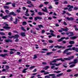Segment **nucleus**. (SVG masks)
Here are the masks:
<instances>
[{
    "label": "nucleus",
    "mask_w": 78,
    "mask_h": 78,
    "mask_svg": "<svg viewBox=\"0 0 78 78\" xmlns=\"http://www.w3.org/2000/svg\"><path fill=\"white\" fill-rule=\"evenodd\" d=\"M56 61H57V60L56 59L52 61V62H56Z\"/></svg>",
    "instance_id": "5fc2aeb1"
},
{
    "label": "nucleus",
    "mask_w": 78,
    "mask_h": 78,
    "mask_svg": "<svg viewBox=\"0 0 78 78\" xmlns=\"http://www.w3.org/2000/svg\"><path fill=\"white\" fill-rule=\"evenodd\" d=\"M13 23H15V24H17V19H16V21L13 22Z\"/></svg>",
    "instance_id": "72a5a7b5"
},
{
    "label": "nucleus",
    "mask_w": 78,
    "mask_h": 78,
    "mask_svg": "<svg viewBox=\"0 0 78 78\" xmlns=\"http://www.w3.org/2000/svg\"><path fill=\"white\" fill-rule=\"evenodd\" d=\"M50 33H51L50 34L51 36H52L53 37H56V35L53 34V33H54V31L53 30H51L50 31Z\"/></svg>",
    "instance_id": "423d86ee"
},
{
    "label": "nucleus",
    "mask_w": 78,
    "mask_h": 78,
    "mask_svg": "<svg viewBox=\"0 0 78 78\" xmlns=\"http://www.w3.org/2000/svg\"><path fill=\"white\" fill-rule=\"evenodd\" d=\"M78 62V59H76L74 60L73 63L74 64H76Z\"/></svg>",
    "instance_id": "f3484780"
},
{
    "label": "nucleus",
    "mask_w": 78,
    "mask_h": 78,
    "mask_svg": "<svg viewBox=\"0 0 78 78\" xmlns=\"http://www.w3.org/2000/svg\"><path fill=\"white\" fill-rule=\"evenodd\" d=\"M50 76H52V78H56V75L55 74H50L49 75Z\"/></svg>",
    "instance_id": "6e6552de"
},
{
    "label": "nucleus",
    "mask_w": 78,
    "mask_h": 78,
    "mask_svg": "<svg viewBox=\"0 0 78 78\" xmlns=\"http://www.w3.org/2000/svg\"><path fill=\"white\" fill-rule=\"evenodd\" d=\"M27 24V22H23V25H26Z\"/></svg>",
    "instance_id": "c03bdc74"
},
{
    "label": "nucleus",
    "mask_w": 78,
    "mask_h": 78,
    "mask_svg": "<svg viewBox=\"0 0 78 78\" xmlns=\"http://www.w3.org/2000/svg\"><path fill=\"white\" fill-rule=\"evenodd\" d=\"M45 32V30H43L41 31V33L42 34L44 33Z\"/></svg>",
    "instance_id": "052dcab7"
},
{
    "label": "nucleus",
    "mask_w": 78,
    "mask_h": 78,
    "mask_svg": "<svg viewBox=\"0 0 78 78\" xmlns=\"http://www.w3.org/2000/svg\"><path fill=\"white\" fill-rule=\"evenodd\" d=\"M6 55H7V54H2L1 56L2 57H5V56H6Z\"/></svg>",
    "instance_id": "7c9ffc66"
},
{
    "label": "nucleus",
    "mask_w": 78,
    "mask_h": 78,
    "mask_svg": "<svg viewBox=\"0 0 78 78\" xmlns=\"http://www.w3.org/2000/svg\"><path fill=\"white\" fill-rule=\"evenodd\" d=\"M44 4L45 5H47V4H48V2H44Z\"/></svg>",
    "instance_id": "338daca9"
},
{
    "label": "nucleus",
    "mask_w": 78,
    "mask_h": 78,
    "mask_svg": "<svg viewBox=\"0 0 78 78\" xmlns=\"http://www.w3.org/2000/svg\"><path fill=\"white\" fill-rule=\"evenodd\" d=\"M52 52H48L47 53V55H51V53H52Z\"/></svg>",
    "instance_id": "4c0bfd02"
},
{
    "label": "nucleus",
    "mask_w": 78,
    "mask_h": 78,
    "mask_svg": "<svg viewBox=\"0 0 78 78\" xmlns=\"http://www.w3.org/2000/svg\"><path fill=\"white\" fill-rule=\"evenodd\" d=\"M42 50L44 51H48V50L47 49H43Z\"/></svg>",
    "instance_id": "bf43d9fd"
},
{
    "label": "nucleus",
    "mask_w": 78,
    "mask_h": 78,
    "mask_svg": "<svg viewBox=\"0 0 78 78\" xmlns=\"http://www.w3.org/2000/svg\"><path fill=\"white\" fill-rule=\"evenodd\" d=\"M70 35H69V36H73V32H70L69 33Z\"/></svg>",
    "instance_id": "412c9836"
},
{
    "label": "nucleus",
    "mask_w": 78,
    "mask_h": 78,
    "mask_svg": "<svg viewBox=\"0 0 78 78\" xmlns=\"http://www.w3.org/2000/svg\"><path fill=\"white\" fill-rule=\"evenodd\" d=\"M10 15H13V16H16V14L14 13L13 12H11L9 13V16H10Z\"/></svg>",
    "instance_id": "ddd939ff"
},
{
    "label": "nucleus",
    "mask_w": 78,
    "mask_h": 78,
    "mask_svg": "<svg viewBox=\"0 0 78 78\" xmlns=\"http://www.w3.org/2000/svg\"><path fill=\"white\" fill-rule=\"evenodd\" d=\"M56 60L57 61H64V60L62 59V58H58L56 59Z\"/></svg>",
    "instance_id": "dca6fc26"
},
{
    "label": "nucleus",
    "mask_w": 78,
    "mask_h": 78,
    "mask_svg": "<svg viewBox=\"0 0 78 78\" xmlns=\"http://www.w3.org/2000/svg\"><path fill=\"white\" fill-rule=\"evenodd\" d=\"M34 67H35V66H32L29 68V69L30 70H32V69H34Z\"/></svg>",
    "instance_id": "cd10ccee"
},
{
    "label": "nucleus",
    "mask_w": 78,
    "mask_h": 78,
    "mask_svg": "<svg viewBox=\"0 0 78 78\" xmlns=\"http://www.w3.org/2000/svg\"><path fill=\"white\" fill-rule=\"evenodd\" d=\"M42 19V17H41L37 16L36 17H35L34 18V19L35 20H37V19H39V20H41Z\"/></svg>",
    "instance_id": "0eeeda50"
},
{
    "label": "nucleus",
    "mask_w": 78,
    "mask_h": 78,
    "mask_svg": "<svg viewBox=\"0 0 78 78\" xmlns=\"http://www.w3.org/2000/svg\"><path fill=\"white\" fill-rule=\"evenodd\" d=\"M61 30H58L59 32H60V33H62V32L63 31H68V30H69V29H68L67 28H66L65 29H64L63 28H61Z\"/></svg>",
    "instance_id": "f257e3e1"
},
{
    "label": "nucleus",
    "mask_w": 78,
    "mask_h": 78,
    "mask_svg": "<svg viewBox=\"0 0 78 78\" xmlns=\"http://www.w3.org/2000/svg\"><path fill=\"white\" fill-rule=\"evenodd\" d=\"M44 9H42V11H44L47 13H48V10L47 9V8L46 7H44Z\"/></svg>",
    "instance_id": "1a4fd4ad"
},
{
    "label": "nucleus",
    "mask_w": 78,
    "mask_h": 78,
    "mask_svg": "<svg viewBox=\"0 0 78 78\" xmlns=\"http://www.w3.org/2000/svg\"><path fill=\"white\" fill-rule=\"evenodd\" d=\"M67 51H68V50H67V49L65 50L63 52V54H65V53H67Z\"/></svg>",
    "instance_id": "473e14b6"
},
{
    "label": "nucleus",
    "mask_w": 78,
    "mask_h": 78,
    "mask_svg": "<svg viewBox=\"0 0 78 78\" xmlns=\"http://www.w3.org/2000/svg\"><path fill=\"white\" fill-rule=\"evenodd\" d=\"M27 3L28 4H31V2L30 1H28L27 2Z\"/></svg>",
    "instance_id": "de8ad7c7"
},
{
    "label": "nucleus",
    "mask_w": 78,
    "mask_h": 78,
    "mask_svg": "<svg viewBox=\"0 0 78 78\" xmlns=\"http://www.w3.org/2000/svg\"><path fill=\"white\" fill-rule=\"evenodd\" d=\"M37 71V69H35L33 71V72H36Z\"/></svg>",
    "instance_id": "13d9d810"
},
{
    "label": "nucleus",
    "mask_w": 78,
    "mask_h": 78,
    "mask_svg": "<svg viewBox=\"0 0 78 78\" xmlns=\"http://www.w3.org/2000/svg\"><path fill=\"white\" fill-rule=\"evenodd\" d=\"M74 28H75V31H78V29L76 28V25L74 26Z\"/></svg>",
    "instance_id": "f704fd0d"
},
{
    "label": "nucleus",
    "mask_w": 78,
    "mask_h": 78,
    "mask_svg": "<svg viewBox=\"0 0 78 78\" xmlns=\"http://www.w3.org/2000/svg\"><path fill=\"white\" fill-rule=\"evenodd\" d=\"M4 8H5V9H8V8H9V7L6 6H4Z\"/></svg>",
    "instance_id": "e433bc0d"
},
{
    "label": "nucleus",
    "mask_w": 78,
    "mask_h": 78,
    "mask_svg": "<svg viewBox=\"0 0 78 78\" xmlns=\"http://www.w3.org/2000/svg\"><path fill=\"white\" fill-rule=\"evenodd\" d=\"M5 41L6 42H12V41L9 39L5 40Z\"/></svg>",
    "instance_id": "4be33fe9"
},
{
    "label": "nucleus",
    "mask_w": 78,
    "mask_h": 78,
    "mask_svg": "<svg viewBox=\"0 0 78 78\" xmlns=\"http://www.w3.org/2000/svg\"><path fill=\"white\" fill-rule=\"evenodd\" d=\"M45 78H50V76H45Z\"/></svg>",
    "instance_id": "6e6d98bb"
},
{
    "label": "nucleus",
    "mask_w": 78,
    "mask_h": 78,
    "mask_svg": "<svg viewBox=\"0 0 78 78\" xmlns=\"http://www.w3.org/2000/svg\"><path fill=\"white\" fill-rule=\"evenodd\" d=\"M69 43L70 44H75V42L73 41H69Z\"/></svg>",
    "instance_id": "b1692460"
},
{
    "label": "nucleus",
    "mask_w": 78,
    "mask_h": 78,
    "mask_svg": "<svg viewBox=\"0 0 78 78\" xmlns=\"http://www.w3.org/2000/svg\"><path fill=\"white\" fill-rule=\"evenodd\" d=\"M49 43H53V41L51 40H49Z\"/></svg>",
    "instance_id": "3c124183"
},
{
    "label": "nucleus",
    "mask_w": 78,
    "mask_h": 78,
    "mask_svg": "<svg viewBox=\"0 0 78 78\" xmlns=\"http://www.w3.org/2000/svg\"><path fill=\"white\" fill-rule=\"evenodd\" d=\"M3 28H4V29H10V28H11V27H6V26L4 27Z\"/></svg>",
    "instance_id": "6ab92c4d"
},
{
    "label": "nucleus",
    "mask_w": 78,
    "mask_h": 78,
    "mask_svg": "<svg viewBox=\"0 0 78 78\" xmlns=\"http://www.w3.org/2000/svg\"><path fill=\"white\" fill-rule=\"evenodd\" d=\"M67 7L69 8L68 9L69 11H72V8H73V6H71L70 5H68L67 6Z\"/></svg>",
    "instance_id": "20e7f679"
},
{
    "label": "nucleus",
    "mask_w": 78,
    "mask_h": 78,
    "mask_svg": "<svg viewBox=\"0 0 78 78\" xmlns=\"http://www.w3.org/2000/svg\"><path fill=\"white\" fill-rule=\"evenodd\" d=\"M38 27L40 29H41V28H44V27L42 25H38Z\"/></svg>",
    "instance_id": "393cba45"
},
{
    "label": "nucleus",
    "mask_w": 78,
    "mask_h": 78,
    "mask_svg": "<svg viewBox=\"0 0 78 78\" xmlns=\"http://www.w3.org/2000/svg\"><path fill=\"white\" fill-rule=\"evenodd\" d=\"M38 14L39 15H40V16H42V15H44V14H44V13H41V12H38Z\"/></svg>",
    "instance_id": "5701e85b"
},
{
    "label": "nucleus",
    "mask_w": 78,
    "mask_h": 78,
    "mask_svg": "<svg viewBox=\"0 0 78 78\" xmlns=\"http://www.w3.org/2000/svg\"><path fill=\"white\" fill-rule=\"evenodd\" d=\"M1 35H5V34L3 32H0Z\"/></svg>",
    "instance_id": "37998d69"
},
{
    "label": "nucleus",
    "mask_w": 78,
    "mask_h": 78,
    "mask_svg": "<svg viewBox=\"0 0 78 78\" xmlns=\"http://www.w3.org/2000/svg\"><path fill=\"white\" fill-rule=\"evenodd\" d=\"M28 69V68H25L23 70V73H26L27 72L26 71V70Z\"/></svg>",
    "instance_id": "a878e982"
},
{
    "label": "nucleus",
    "mask_w": 78,
    "mask_h": 78,
    "mask_svg": "<svg viewBox=\"0 0 78 78\" xmlns=\"http://www.w3.org/2000/svg\"><path fill=\"white\" fill-rule=\"evenodd\" d=\"M21 29L22 30H23V31H26V30H25V29H24V28H23V27H22Z\"/></svg>",
    "instance_id": "a18cd8bd"
},
{
    "label": "nucleus",
    "mask_w": 78,
    "mask_h": 78,
    "mask_svg": "<svg viewBox=\"0 0 78 78\" xmlns=\"http://www.w3.org/2000/svg\"><path fill=\"white\" fill-rule=\"evenodd\" d=\"M55 67V66H51V69H53Z\"/></svg>",
    "instance_id": "8fccbe9b"
},
{
    "label": "nucleus",
    "mask_w": 78,
    "mask_h": 78,
    "mask_svg": "<svg viewBox=\"0 0 78 78\" xmlns=\"http://www.w3.org/2000/svg\"><path fill=\"white\" fill-rule=\"evenodd\" d=\"M8 17H9V15H7L5 16H3L2 19H4V20H6V19H7V18Z\"/></svg>",
    "instance_id": "9d476101"
},
{
    "label": "nucleus",
    "mask_w": 78,
    "mask_h": 78,
    "mask_svg": "<svg viewBox=\"0 0 78 78\" xmlns=\"http://www.w3.org/2000/svg\"><path fill=\"white\" fill-rule=\"evenodd\" d=\"M55 48H62V49H65L66 48L65 47H62V46H59L58 45H57L54 46Z\"/></svg>",
    "instance_id": "39448f33"
},
{
    "label": "nucleus",
    "mask_w": 78,
    "mask_h": 78,
    "mask_svg": "<svg viewBox=\"0 0 78 78\" xmlns=\"http://www.w3.org/2000/svg\"><path fill=\"white\" fill-rule=\"evenodd\" d=\"M75 66V64H73L72 65H71L70 67H71V68H72V67H73Z\"/></svg>",
    "instance_id": "a19ab883"
},
{
    "label": "nucleus",
    "mask_w": 78,
    "mask_h": 78,
    "mask_svg": "<svg viewBox=\"0 0 78 78\" xmlns=\"http://www.w3.org/2000/svg\"><path fill=\"white\" fill-rule=\"evenodd\" d=\"M52 6L51 5H50V6H49L48 7V8L49 9H51L52 8Z\"/></svg>",
    "instance_id": "680f3d73"
},
{
    "label": "nucleus",
    "mask_w": 78,
    "mask_h": 78,
    "mask_svg": "<svg viewBox=\"0 0 78 78\" xmlns=\"http://www.w3.org/2000/svg\"><path fill=\"white\" fill-rule=\"evenodd\" d=\"M67 20H73V18L72 17H71V18L67 17Z\"/></svg>",
    "instance_id": "4468645a"
},
{
    "label": "nucleus",
    "mask_w": 78,
    "mask_h": 78,
    "mask_svg": "<svg viewBox=\"0 0 78 78\" xmlns=\"http://www.w3.org/2000/svg\"><path fill=\"white\" fill-rule=\"evenodd\" d=\"M73 50H75L77 52H78V48H75V47L73 48Z\"/></svg>",
    "instance_id": "2eb2a0df"
},
{
    "label": "nucleus",
    "mask_w": 78,
    "mask_h": 78,
    "mask_svg": "<svg viewBox=\"0 0 78 78\" xmlns=\"http://www.w3.org/2000/svg\"><path fill=\"white\" fill-rule=\"evenodd\" d=\"M77 37L76 36L72 37H71V39H76Z\"/></svg>",
    "instance_id": "c85d7f7f"
},
{
    "label": "nucleus",
    "mask_w": 78,
    "mask_h": 78,
    "mask_svg": "<svg viewBox=\"0 0 78 78\" xmlns=\"http://www.w3.org/2000/svg\"><path fill=\"white\" fill-rule=\"evenodd\" d=\"M37 57V55H34V59H36Z\"/></svg>",
    "instance_id": "c9c22d12"
},
{
    "label": "nucleus",
    "mask_w": 78,
    "mask_h": 78,
    "mask_svg": "<svg viewBox=\"0 0 78 78\" xmlns=\"http://www.w3.org/2000/svg\"><path fill=\"white\" fill-rule=\"evenodd\" d=\"M5 12H6V14H9V10H5Z\"/></svg>",
    "instance_id": "ea45409f"
},
{
    "label": "nucleus",
    "mask_w": 78,
    "mask_h": 78,
    "mask_svg": "<svg viewBox=\"0 0 78 78\" xmlns=\"http://www.w3.org/2000/svg\"><path fill=\"white\" fill-rule=\"evenodd\" d=\"M65 39V37H62L61 38V39H59V40H57L58 42H61V41H62L63 39Z\"/></svg>",
    "instance_id": "f8f14e48"
},
{
    "label": "nucleus",
    "mask_w": 78,
    "mask_h": 78,
    "mask_svg": "<svg viewBox=\"0 0 78 78\" xmlns=\"http://www.w3.org/2000/svg\"><path fill=\"white\" fill-rule=\"evenodd\" d=\"M23 18H24V19H28V18H27V17H25L24 16H23Z\"/></svg>",
    "instance_id": "69168bd1"
},
{
    "label": "nucleus",
    "mask_w": 78,
    "mask_h": 78,
    "mask_svg": "<svg viewBox=\"0 0 78 78\" xmlns=\"http://www.w3.org/2000/svg\"><path fill=\"white\" fill-rule=\"evenodd\" d=\"M54 72L55 73H60L61 71H54Z\"/></svg>",
    "instance_id": "c756f323"
},
{
    "label": "nucleus",
    "mask_w": 78,
    "mask_h": 78,
    "mask_svg": "<svg viewBox=\"0 0 78 78\" xmlns=\"http://www.w3.org/2000/svg\"><path fill=\"white\" fill-rule=\"evenodd\" d=\"M42 6H43V5L42 4H41L39 6V8H41V7H42Z\"/></svg>",
    "instance_id": "e2e57ef3"
},
{
    "label": "nucleus",
    "mask_w": 78,
    "mask_h": 78,
    "mask_svg": "<svg viewBox=\"0 0 78 78\" xmlns=\"http://www.w3.org/2000/svg\"><path fill=\"white\" fill-rule=\"evenodd\" d=\"M67 50H68V51H69V50H70V51H72V50H73V49H72L71 48H69L67 49Z\"/></svg>",
    "instance_id": "49530a36"
},
{
    "label": "nucleus",
    "mask_w": 78,
    "mask_h": 78,
    "mask_svg": "<svg viewBox=\"0 0 78 78\" xmlns=\"http://www.w3.org/2000/svg\"><path fill=\"white\" fill-rule=\"evenodd\" d=\"M67 55H71V52H68L66 53Z\"/></svg>",
    "instance_id": "864d4df0"
},
{
    "label": "nucleus",
    "mask_w": 78,
    "mask_h": 78,
    "mask_svg": "<svg viewBox=\"0 0 78 78\" xmlns=\"http://www.w3.org/2000/svg\"><path fill=\"white\" fill-rule=\"evenodd\" d=\"M53 62H52V61L50 62V65H51V66H54V65H55V66H59L61 64V63H53Z\"/></svg>",
    "instance_id": "f03ea898"
},
{
    "label": "nucleus",
    "mask_w": 78,
    "mask_h": 78,
    "mask_svg": "<svg viewBox=\"0 0 78 78\" xmlns=\"http://www.w3.org/2000/svg\"><path fill=\"white\" fill-rule=\"evenodd\" d=\"M49 68V66H47L45 67L44 68V69H45V70H46L47 69H48Z\"/></svg>",
    "instance_id": "2f4dec72"
},
{
    "label": "nucleus",
    "mask_w": 78,
    "mask_h": 78,
    "mask_svg": "<svg viewBox=\"0 0 78 78\" xmlns=\"http://www.w3.org/2000/svg\"><path fill=\"white\" fill-rule=\"evenodd\" d=\"M21 35L22 36H25V33L23 32L21 33Z\"/></svg>",
    "instance_id": "bb28decb"
},
{
    "label": "nucleus",
    "mask_w": 78,
    "mask_h": 78,
    "mask_svg": "<svg viewBox=\"0 0 78 78\" xmlns=\"http://www.w3.org/2000/svg\"><path fill=\"white\" fill-rule=\"evenodd\" d=\"M4 25H5V26H6V27H8V26H9L8 24H6V23H4Z\"/></svg>",
    "instance_id": "79ce46f5"
},
{
    "label": "nucleus",
    "mask_w": 78,
    "mask_h": 78,
    "mask_svg": "<svg viewBox=\"0 0 78 78\" xmlns=\"http://www.w3.org/2000/svg\"><path fill=\"white\" fill-rule=\"evenodd\" d=\"M6 69H9V66H6Z\"/></svg>",
    "instance_id": "774afa93"
},
{
    "label": "nucleus",
    "mask_w": 78,
    "mask_h": 78,
    "mask_svg": "<svg viewBox=\"0 0 78 78\" xmlns=\"http://www.w3.org/2000/svg\"><path fill=\"white\" fill-rule=\"evenodd\" d=\"M62 75H63V73H60L59 74L57 75L56 76L57 77H59L60 76H62Z\"/></svg>",
    "instance_id": "a211bd4d"
},
{
    "label": "nucleus",
    "mask_w": 78,
    "mask_h": 78,
    "mask_svg": "<svg viewBox=\"0 0 78 78\" xmlns=\"http://www.w3.org/2000/svg\"><path fill=\"white\" fill-rule=\"evenodd\" d=\"M10 50L11 51H17L16 50L14 49H10Z\"/></svg>",
    "instance_id": "09e8293b"
},
{
    "label": "nucleus",
    "mask_w": 78,
    "mask_h": 78,
    "mask_svg": "<svg viewBox=\"0 0 78 78\" xmlns=\"http://www.w3.org/2000/svg\"><path fill=\"white\" fill-rule=\"evenodd\" d=\"M74 58V56L73 55L70 57H69L68 58H64V59L67 60H71V59H72V58Z\"/></svg>",
    "instance_id": "7ed1b4c3"
},
{
    "label": "nucleus",
    "mask_w": 78,
    "mask_h": 78,
    "mask_svg": "<svg viewBox=\"0 0 78 78\" xmlns=\"http://www.w3.org/2000/svg\"><path fill=\"white\" fill-rule=\"evenodd\" d=\"M11 4V2H7L5 4V5H10Z\"/></svg>",
    "instance_id": "58836bf2"
},
{
    "label": "nucleus",
    "mask_w": 78,
    "mask_h": 78,
    "mask_svg": "<svg viewBox=\"0 0 78 78\" xmlns=\"http://www.w3.org/2000/svg\"><path fill=\"white\" fill-rule=\"evenodd\" d=\"M10 55H12V54H14V52H13V51H10Z\"/></svg>",
    "instance_id": "603ef678"
},
{
    "label": "nucleus",
    "mask_w": 78,
    "mask_h": 78,
    "mask_svg": "<svg viewBox=\"0 0 78 78\" xmlns=\"http://www.w3.org/2000/svg\"><path fill=\"white\" fill-rule=\"evenodd\" d=\"M44 75H47V74H49V73L48 72H46V73H44Z\"/></svg>",
    "instance_id": "4d7b16f0"
},
{
    "label": "nucleus",
    "mask_w": 78,
    "mask_h": 78,
    "mask_svg": "<svg viewBox=\"0 0 78 78\" xmlns=\"http://www.w3.org/2000/svg\"><path fill=\"white\" fill-rule=\"evenodd\" d=\"M28 9H27L26 13L25 14V16H30V15L28 13Z\"/></svg>",
    "instance_id": "9b49d317"
},
{
    "label": "nucleus",
    "mask_w": 78,
    "mask_h": 78,
    "mask_svg": "<svg viewBox=\"0 0 78 78\" xmlns=\"http://www.w3.org/2000/svg\"><path fill=\"white\" fill-rule=\"evenodd\" d=\"M19 35L17 34L14 36V37L13 38H15V39H18L19 38Z\"/></svg>",
    "instance_id": "aec40b11"
},
{
    "label": "nucleus",
    "mask_w": 78,
    "mask_h": 78,
    "mask_svg": "<svg viewBox=\"0 0 78 78\" xmlns=\"http://www.w3.org/2000/svg\"><path fill=\"white\" fill-rule=\"evenodd\" d=\"M72 47V45H69L67 46V47Z\"/></svg>",
    "instance_id": "0e129e2a"
}]
</instances>
